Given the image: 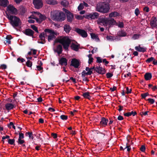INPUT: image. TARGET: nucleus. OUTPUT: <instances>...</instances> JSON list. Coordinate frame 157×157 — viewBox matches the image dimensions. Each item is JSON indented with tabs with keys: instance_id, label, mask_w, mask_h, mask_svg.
<instances>
[{
	"instance_id": "1",
	"label": "nucleus",
	"mask_w": 157,
	"mask_h": 157,
	"mask_svg": "<svg viewBox=\"0 0 157 157\" xmlns=\"http://www.w3.org/2000/svg\"><path fill=\"white\" fill-rule=\"evenodd\" d=\"M51 17L53 20L62 22L65 19L66 15L63 12L55 10L51 12Z\"/></svg>"
},
{
	"instance_id": "2",
	"label": "nucleus",
	"mask_w": 157,
	"mask_h": 157,
	"mask_svg": "<svg viewBox=\"0 0 157 157\" xmlns=\"http://www.w3.org/2000/svg\"><path fill=\"white\" fill-rule=\"evenodd\" d=\"M59 43L63 45V48L65 50H67L71 43V40L67 36L62 38H57L55 41V43Z\"/></svg>"
},
{
	"instance_id": "3",
	"label": "nucleus",
	"mask_w": 157,
	"mask_h": 157,
	"mask_svg": "<svg viewBox=\"0 0 157 157\" xmlns=\"http://www.w3.org/2000/svg\"><path fill=\"white\" fill-rule=\"evenodd\" d=\"M109 9L108 4L104 2H100L98 3L96 7L97 11L104 13L108 12Z\"/></svg>"
},
{
	"instance_id": "4",
	"label": "nucleus",
	"mask_w": 157,
	"mask_h": 157,
	"mask_svg": "<svg viewBox=\"0 0 157 157\" xmlns=\"http://www.w3.org/2000/svg\"><path fill=\"white\" fill-rule=\"evenodd\" d=\"M116 22L115 20L113 18H111L109 19L107 18H100L99 19L98 21V23L101 25H104L105 26L107 25L109 26L114 25Z\"/></svg>"
},
{
	"instance_id": "5",
	"label": "nucleus",
	"mask_w": 157,
	"mask_h": 157,
	"mask_svg": "<svg viewBox=\"0 0 157 157\" xmlns=\"http://www.w3.org/2000/svg\"><path fill=\"white\" fill-rule=\"evenodd\" d=\"M7 15V18L10 21V23L13 27H18L21 25V21L19 18L15 16Z\"/></svg>"
},
{
	"instance_id": "6",
	"label": "nucleus",
	"mask_w": 157,
	"mask_h": 157,
	"mask_svg": "<svg viewBox=\"0 0 157 157\" xmlns=\"http://www.w3.org/2000/svg\"><path fill=\"white\" fill-rule=\"evenodd\" d=\"M84 17L87 19H97L99 17V14L97 12L93 13H89L88 14L84 15Z\"/></svg>"
},
{
	"instance_id": "7",
	"label": "nucleus",
	"mask_w": 157,
	"mask_h": 157,
	"mask_svg": "<svg viewBox=\"0 0 157 157\" xmlns=\"http://www.w3.org/2000/svg\"><path fill=\"white\" fill-rule=\"evenodd\" d=\"M33 4L34 7L37 9L41 8L43 5L42 0H33Z\"/></svg>"
},
{
	"instance_id": "8",
	"label": "nucleus",
	"mask_w": 157,
	"mask_h": 157,
	"mask_svg": "<svg viewBox=\"0 0 157 157\" xmlns=\"http://www.w3.org/2000/svg\"><path fill=\"white\" fill-rule=\"evenodd\" d=\"M75 31L83 38H86L88 36L86 32L83 29L77 28L75 29Z\"/></svg>"
},
{
	"instance_id": "9",
	"label": "nucleus",
	"mask_w": 157,
	"mask_h": 157,
	"mask_svg": "<svg viewBox=\"0 0 157 157\" xmlns=\"http://www.w3.org/2000/svg\"><path fill=\"white\" fill-rule=\"evenodd\" d=\"M7 10L11 14H15L17 12V10L11 5H9L7 7Z\"/></svg>"
},
{
	"instance_id": "10",
	"label": "nucleus",
	"mask_w": 157,
	"mask_h": 157,
	"mask_svg": "<svg viewBox=\"0 0 157 157\" xmlns=\"http://www.w3.org/2000/svg\"><path fill=\"white\" fill-rule=\"evenodd\" d=\"M80 61L77 59L74 58L72 59L71 65L73 66L75 68H78L80 65Z\"/></svg>"
},
{
	"instance_id": "11",
	"label": "nucleus",
	"mask_w": 157,
	"mask_h": 157,
	"mask_svg": "<svg viewBox=\"0 0 157 157\" xmlns=\"http://www.w3.org/2000/svg\"><path fill=\"white\" fill-rule=\"evenodd\" d=\"M101 64H99V66H97L95 69V71L99 74L104 75L106 73L105 69L102 67H100Z\"/></svg>"
},
{
	"instance_id": "12",
	"label": "nucleus",
	"mask_w": 157,
	"mask_h": 157,
	"mask_svg": "<svg viewBox=\"0 0 157 157\" xmlns=\"http://www.w3.org/2000/svg\"><path fill=\"white\" fill-rule=\"evenodd\" d=\"M151 26L152 28H155L157 26V19L155 17H153L150 22Z\"/></svg>"
},
{
	"instance_id": "13",
	"label": "nucleus",
	"mask_w": 157,
	"mask_h": 157,
	"mask_svg": "<svg viewBox=\"0 0 157 157\" xmlns=\"http://www.w3.org/2000/svg\"><path fill=\"white\" fill-rule=\"evenodd\" d=\"M108 121V119L104 117H102L101 118V120L100 121V124L101 126L105 127L107 125Z\"/></svg>"
},
{
	"instance_id": "14",
	"label": "nucleus",
	"mask_w": 157,
	"mask_h": 157,
	"mask_svg": "<svg viewBox=\"0 0 157 157\" xmlns=\"http://www.w3.org/2000/svg\"><path fill=\"white\" fill-rule=\"evenodd\" d=\"M66 18L67 21L70 23H71L73 21L74 19V15L73 13L70 12L68 13L66 15Z\"/></svg>"
},
{
	"instance_id": "15",
	"label": "nucleus",
	"mask_w": 157,
	"mask_h": 157,
	"mask_svg": "<svg viewBox=\"0 0 157 157\" xmlns=\"http://www.w3.org/2000/svg\"><path fill=\"white\" fill-rule=\"evenodd\" d=\"M23 32L25 35L29 36H33V34L34 33V32L30 29H26Z\"/></svg>"
},
{
	"instance_id": "16",
	"label": "nucleus",
	"mask_w": 157,
	"mask_h": 157,
	"mask_svg": "<svg viewBox=\"0 0 157 157\" xmlns=\"http://www.w3.org/2000/svg\"><path fill=\"white\" fill-rule=\"evenodd\" d=\"M63 50L62 46L60 44L57 46L56 49L54 50V52H57L59 55L62 53Z\"/></svg>"
},
{
	"instance_id": "17",
	"label": "nucleus",
	"mask_w": 157,
	"mask_h": 157,
	"mask_svg": "<svg viewBox=\"0 0 157 157\" xmlns=\"http://www.w3.org/2000/svg\"><path fill=\"white\" fill-rule=\"evenodd\" d=\"M77 44H75L74 43H72L70 46V47L71 49L75 51H78L80 47V45L77 42Z\"/></svg>"
},
{
	"instance_id": "18",
	"label": "nucleus",
	"mask_w": 157,
	"mask_h": 157,
	"mask_svg": "<svg viewBox=\"0 0 157 157\" xmlns=\"http://www.w3.org/2000/svg\"><path fill=\"white\" fill-rule=\"evenodd\" d=\"M59 63L60 65L66 66L67 64V60L65 58L62 57L59 60Z\"/></svg>"
},
{
	"instance_id": "19",
	"label": "nucleus",
	"mask_w": 157,
	"mask_h": 157,
	"mask_svg": "<svg viewBox=\"0 0 157 157\" xmlns=\"http://www.w3.org/2000/svg\"><path fill=\"white\" fill-rule=\"evenodd\" d=\"M33 13H37L38 15H39V17L40 19L39 23H40L45 20L46 18V17L44 15H43L39 12H33Z\"/></svg>"
},
{
	"instance_id": "20",
	"label": "nucleus",
	"mask_w": 157,
	"mask_h": 157,
	"mask_svg": "<svg viewBox=\"0 0 157 157\" xmlns=\"http://www.w3.org/2000/svg\"><path fill=\"white\" fill-rule=\"evenodd\" d=\"M71 29V27L68 24L64 25L63 26L64 30L67 33H69Z\"/></svg>"
},
{
	"instance_id": "21",
	"label": "nucleus",
	"mask_w": 157,
	"mask_h": 157,
	"mask_svg": "<svg viewBox=\"0 0 157 157\" xmlns=\"http://www.w3.org/2000/svg\"><path fill=\"white\" fill-rule=\"evenodd\" d=\"M9 3L8 0H0V6L4 7H6Z\"/></svg>"
},
{
	"instance_id": "22",
	"label": "nucleus",
	"mask_w": 157,
	"mask_h": 157,
	"mask_svg": "<svg viewBox=\"0 0 157 157\" xmlns=\"http://www.w3.org/2000/svg\"><path fill=\"white\" fill-rule=\"evenodd\" d=\"M5 107L7 110H9L13 109L14 105L11 103H7L5 105Z\"/></svg>"
},
{
	"instance_id": "23",
	"label": "nucleus",
	"mask_w": 157,
	"mask_h": 157,
	"mask_svg": "<svg viewBox=\"0 0 157 157\" xmlns=\"http://www.w3.org/2000/svg\"><path fill=\"white\" fill-rule=\"evenodd\" d=\"M135 49L139 52H144L146 51V48H144L142 47L140 45L136 46L135 47Z\"/></svg>"
},
{
	"instance_id": "24",
	"label": "nucleus",
	"mask_w": 157,
	"mask_h": 157,
	"mask_svg": "<svg viewBox=\"0 0 157 157\" xmlns=\"http://www.w3.org/2000/svg\"><path fill=\"white\" fill-rule=\"evenodd\" d=\"M46 2L49 5H55L57 4V2L55 0H45Z\"/></svg>"
},
{
	"instance_id": "25",
	"label": "nucleus",
	"mask_w": 157,
	"mask_h": 157,
	"mask_svg": "<svg viewBox=\"0 0 157 157\" xmlns=\"http://www.w3.org/2000/svg\"><path fill=\"white\" fill-rule=\"evenodd\" d=\"M144 77L146 80H149L152 78L151 74L150 73H147L145 74Z\"/></svg>"
},
{
	"instance_id": "26",
	"label": "nucleus",
	"mask_w": 157,
	"mask_h": 157,
	"mask_svg": "<svg viewBox=\"0 0 157 157\" xmlns=\"http://www.w3.org/2000/svg\"><path fill=\"white\" fill-rule=\"evenodd\" d=\"M137 113L136 112H133V111H132L131 112H129L124 113V115L125 116L128 117L131 116L132 115L133 116H134Z\"/></svg>"
},
{
	"instance_id": "27",
	"label": "nucleus",
	"mask_w": 157,
	"mask_h": 157,
	"mask_svg": "<svg viewBox=\"0 0 157 157\" xmlns=\"http://www.w3.org/2000/svg\"><path fill=\"white\" fill-rule=\"evenodd\" d=\"M90 36L91 38L93 39H95L97 41L99 40V39L98 38V36L95 33H91Z\"/></svg>"
},
{
	"instance_id": "28",
	"label": "nucleus",
	"mask_w": 157,
	"mask_h": 157,
	"mask_svg": "<svg viewBox=\"0 0 157 157\" xmlns=\"http://www.w3.org/2000/svg\"><path fill=\"white\" fill-rule=\"evenodd\" d=\"M119 15V14L117 12L114 11L111 13L109 15V16L110 17H115Z\"/></svg>"
},
{
	"instance_id": "29",
	"label": "nucleus",
	"mask_w": 157,
	"mask_h": 157,
	"mask_svg": "<svg viewBox=\"0 0 157 157\" xmlns=\"http://www.w3.org/2000/svg\"><path fill=\"white\" fill-rule=\"evenodd\" d=\"M118 35L121 37H124L126 36V33L123 30H121L119 31L117 33Z\"/></svg>"
},
{
	"instance_id": "30",
	"label": "nucleus",
	"mask_w": 157,
	"mask_h": 157,
	"mask_svg": "<svg viewBox=\"0 0 157 157\" xmlns=\"http://www.w3.org/2000/svg\"><path fill=\"white\" fill-rule=\"evenodd\" d=\"M44 31L45 33H49L50 34H56V33L52 29H45Z\"/></svg>"
},
{
	"instance_id": "31",
	"label": "nucleus",
	"mask_w": 157,
	"mask_h": 157,
	"mask_svg": "<svg viewBox=\"0 0 157 157\" xmlns=\"http://www.w3.org/2000/svg\"><path fill=\"white\" fill-rule=\"evenodd\" d=\"M47 36L46 34L44 32L41 33L39 36V37L41 40H45V36Z\"/></svg>"
},
{
	"instance_id": "32",
	"label": "nucleus",
	"mask_w": 157,
	"mask_h": 157,
	"mask_svg": "<svg viewBox=\"0 0 157 157\" xmlns=\"http://www.w3.org/2000/svg\"><path fill=\"white\" fill-rule=\"evenodd\" d=\"M106 38L107 40L111 41H114L116 39V38L115 37L111 36H107Z\"/></svg>"
},
{
	"instance_id": "33",
	"label": "nucleus",
	"mask_w": 157,
	"mask_h": 157,
	"mask_svg": "<svg viewBox=\"0 0 157 157\" xmlns=\"http://www.w3.org/2000/svg\"><path fill=\"white\" fill-rule=\"evenodd\" d=\"M82 96L85 98L90 99V98L91 96L90 95V93L89 92H86L83 93Z\"/></svg>"
},
{
	"instance_id": "34",
	"label": "nucleus",
	"mask_w": 157,
	"mask_h": 157,
	"mask_svg": "<svg viewBox=\"0 0 157 157\" xmlns=\"http://www.w3.org/2000/svg\"><path fill=\"white\" fill-rule=\"evenodd\" d=\"M61 3L62 5L63 6L65 7L67 6L69 4L68 2L65 0L61 1Z\"/></svg>"
},
{
	"instance_id": "35",
	"label": "nucleus",
	"mask_w": 157,
	"mask_h": 157,
	"mask_svg": "<svg viewBox=\"0 0 157 157\" xmlns=\"http://www.w3.org/2000/svg\"><path fill=\"white\" fill-rule=\"evenodd\" d=\"M55 34H50L48 36V41L52 40L53 39H55L56 37V36L54 35Z\"/></svg>"
},
{
	"instance_id": "36",
	"label": "nucleus",
	"mask_w": 157,
	"mask_h": 157,
	"mask_svg": "<svg viewBox=\"0 0 157 157\" xmlns=\"http://www.w3.org/2000/svg\"><path fill=\"white\" fill-rule=\"evenodd\" d=\"M141 36V35L140 34H134L132 37V38L134 40L138 39Z\"/></svg>"
},
{
	"instance_id": "37",
	"label": "nucleus",
	"mask_w": 157,
	"mask_h": 157,
	"mask_svg": "<svg viewBox=\"0 0 157 157\" xmlns=\"http://www.w3.org/2000/svg\"><path fill=\"white\" fill-rule=\"evenodd\" d=\"M85 70L87 71V74L89 75H91L93 73V71L91 70L90 68L89 67H86Z\"/></svg>"
},
{
	"instance_id": "38",
	"label": "nucleus",
	"mask_w": 157,
	"mask_h": 157,
	"mask_svg": "<svg viewBox=\"0 0 157 157\" xmlns=\"http://www.w3.org/2000/svg\"><path fill=\"white\" fill-rule=\"evenodd\" d=\"M26 11V10L25 8L22 6L20 8V13L22 14H24Z\"/></svg>"
},
{
	"instance_id": "39",
	"label": "nucleus",
	"mask_w": 157,
	"mask_h": 157,
	"mask_svg": "<svg viewBox=\"0 0 157 157\" xmlns=\"http://www.w3.org/2000/svg\"><path fill=\"white\" fill-rule=\"evenodd\" d=\"M8 143L10 145H15V140L14 139H9L8 140Z\"/></svg>"
},
{
	"instance_id": "40",
	"label": "nucleus",
	"mask_w": 157,
	"mask_h": 157,
	"mask_svg": "<svg viewBox=\"0 0 157 157\" xmlns=\"http://www.w3.org/2000/svg\"><path fill=\"white\" fill-rule=\"evenodd\" d=\"M26 64L28 67H31L32 65V62L28 60L26 62Z\"/></svg>"
},
{
	"instance_id": "41",
	"label": "nucleus",
	"mask_w": 157,
	"mask_h": 157,
	"mask_svg": "<svg viewBox=\"0 0 157 157\" xmlns=\"http://www.w3.org/2000/svg\"><path fill=\"white\" fill-rule=\"evenodd\" d=\"M154 57H151L150 58H148L146 60V62L147 63H150L154 60Z\"/></svg>"
},
{
	"instance_id": "42",
	"label": "nucleus",
	"mask_w": 157,
	"mask_h": 157,
	"mask_svg": "<svg viewBox=\"0 0 157 157\" xmlns=\"http://www.w3.org/2000/svg\"><path fill=\"white\" fill-rule=\"evenodd\" d=\"M146 101H148L151 104H152L155 102V100L153 98H149L147 100H146Z\"/></svg>"
},
{
	"instance_id": "43",
	"label": "nucleus",
	"mask_w": 157,
	"mask_h": 157,
	"mask_svg": "<svg viewBox=\"0 0 157 157\" xmlns=\"http://www.w3.org/2000/svg\"><path fill=\"white\" fill-rule=\"evenodd\" d=\"M60 118L63 120H66L68 118L67 116L64 115H61L60 116Z\"/></svg>"
},
{
	"instance_id": "44",
	"label": "nucleus",
	"mask_w": 157,
	"mask_h": 157,
	"mask_svg": "<svg viewBox=\"0 0 157 157\" xmlns=\"http://www.w3.org/2000/svg\"><path fill=\"white\" fill-rule=\"evenodd\" d=\"M84 8V6L83 5V4L82 3H81L79 4V6H78V10H81L83 9V8Z\"/></svg>"
},
{
	"instance_id": "45",
	"label": "nucleus",
	"mask_w": 157,
	"mask_h": 157,
	"mask_svg": "<svg viewBox=\"0 0 157 157\" xmlns=\"http://www.w3.org/2000/svg\"><path fill=\"white\" fill-rule=\"evenodd\" d=\"M21 139H18L17 141V143L19 144H22L25 142V141Z\"/></svg>"
},
{
	"instance_id": "46",
	"label": "nucleus",
	"mask_w": 157,
	"mask_h": 157,
	"mask_svg": "<svg viewBox=\"0 0 157 157\" xmlns=\"http://www.w3.org/2000/svg\"><path fill=\"white\" fill-rule=\"evenodd\" d=\"M17 61L19 62L23 63L25 61V60L23 58L19 57L17 59Z\"/></svg>"
},
{
	"instance_id": "47",
	"label": "nucleus",
	"mask_w": 157,
	"mask_h": 157,
	"mask_svg": "<svg viewBox=\"0 0 157 157\" xmlns=\"http://www.w3.org/2000/svg\"><path fill=\"white\" fill-rule=\"evenodd\" d=\"M126 147H125L124 149H125L126 148H127V151H129L131 149L130 146V145H128V143H126Z\"/></svg>"
},
{
	"instance_id": "48",
	"label": "nucleus",
	"mask_w": 157,
	"mask_h": 157,
	"mask_svg": "<svg viewBox=\"0 0 157 157\" xmlns=\"http://www.w3.org/2000/svg\"><path fill=\"white\" fill-rule=\"evenodd\" d=\"M106 77L107 78H110L113 76V74L109 72L106 74Z\"/></svg>"
},
{
	"instance_id": "49",
	"label": "nucleus",
	"mask_w": 157,
	"mask_h": 157,
	"mask_svg": "<svg viewBox=\"0 0 157 157\" xmlns=\"http://www.w3.org/2000/svg\"><path fill=\"white\" fill-rule=\"evenodd\" d=\"M102 62V60L101 58L99 57H97L96 62L98 63H101Z\"/></svg>"
},
{
	"instance_id": "50",
	"label": "nucleus",
	"mask_w": 157,
	"mask_h": 157,
	"mask_svg": "<svg viewBox=\"0 0 157 157\" xmlns=\"http://www.w3.org/2000/svg\"><path fill=\"white\" fill-rule=\"evenodd\" d=\"M0 68L2 69H5L7 68V66L5 64H2L0 65Z\"/></svg>"
},
{
	"instance_id": "51",
	"label": "nucleus",
	"mask_w": 157,
	"mask_h": 157,
	"mask_svg": "<svg viewBox=\"0 0 157 157\" xmlns=\"http://www.w3.org/2000/svg\"><path fill=\"white\" fill-rule=\"evenodd\" d=\"M146 148L144 145H142L140 147V151L142 152H144Z\"/></svg>"
},
{
	"instance_id": "52",
	"label": "nucleus",
	"mask_w": 157,
	"mask_h": 157,
	"mask_svg": "<svg viewBox=\"0 0 157 157\" xmlns=\"http://www.w3.org/2000/svg\"><path fill=\"white\" fill-rule=\"evenodd\" d=\"M135 13L136 16H138L140 13V11L139 9L137 8H136L135 11Z\"/></svg>"
},
{
	"instance_id": "53",
	"label": "nucleus",
	"mask_w": 157,
	"mask_h": 157,
	"mask_svg": "<svg viewBox=\"0 0 157 157\" xmlns=\"http://www.w3.org/2000/svg\"><path fill=\"white\" fill-rule=\"evenodd\" d=\"M19 138L18 139H23L24 137V134L23 133H19Z\"/></svg>"
},
{
	"instance_id": "54",
	"label": "nucleus",
	"mask_w": 157,
	"mask_h": 157,
	"mask_svg": "<svg viewBox=\"0 0 157 157\" xmlns=\"http://www.w3.org/2000/svg\"><path fill=\"white\" fill-rule=\"evenodd\" d=\"M126 94H130L131 93V91H132V89H129L128 88V87H127L126 88Z\"/></svg>"
},
{
	"instance_id": "55",
	"label": "nucleus",
	"mask_w": 157,
	"mask_h": 157,
	"mask_svg": "<svg viewBox=\"0 0 157 157\" xmlns=\"http://www.w3.org/2000/svg\"><path fill=\"white\" fill-rule=\"evenodd\" d=\"M143 10L145 12H148L149 11V8L147 6H145L143 8Z\"/></svg>"
},
{
	"instance_id": "56",
	"label": "nucleus",
	"mask_w": 157,
	"mask_h": 157,
	"mask_svg": "<svg viewBox=\"0 0 157 157\" xmlns=\"http://www.w3.org/2000/svg\"><path fill=\"white\" fill-rule=\"evenodd\" d=\"M36 68L37 69V70L39 71H41L43 69V68L40 65L36 66Z\"/></svg>"
},
{
	"instance_id": "57",
	"label": "nucleus",
	"mask_w": 157,
	"mask_h": 157,
	"mask_svg": "<svg viewBox=\"0 0 157 157\" xmlns=\"http://www.w3.org/2000/svg\"><path fill=\"white\" fill-rule=\"evenodd\" d=\"M118 27L122 28L124 27V23L123 22H120L118 25Z\"/></svg>"
},
{
	"instance_id": "58",
	"label": "nucleus",
	"mask_w": 157,
	"mask_h": 157,
	"mask_svg": "<svg viewBox=\"0 0 157 157\" xmlns=\"http://www.w3.org/2000/svg\"><path fill=\"white\" fill-rule=\"evenodd\" d=\"M12 38V37L11 35H8L6 36V39L7 40H10Z\"/></svg>"
},
{
	"instance_id": "59",
	"label": "nucleus",
	"mask_w": 157,
	"mask_h": 157,
	"mask_svg": "<svg viewBox=\"0 0 157 157\" xmlns=\"http://www.w3.org/2000/svg\"><path fill=\"white\" fill-rule=\"evenodd\" d=\"M102 62L104 63H105V65L106 66L109 63V62L107 61L106 59H102Z\"/></svg>"
},
{
	"instance_id": "60",
	"label": "nucleus",
	"mask_w": 157,
	"mask_h": 157,
	"mask_svg": "<svg viewBox=\"0 0 157 157\" xmlns=\"http://www.w3.org/2000/svg\"><path fill=\"white\" fill-rule=\"evenodd\" d=\"M29 137L30 138L33 140L34 138V137L33 136V134L32 132H30V133H29Z\"/></svg>"
},
{
	"instance_id": "61",
	"label": "nucleus",
	"mask_w": 157,
	"mask_h": 157,
	"mask_svg": "<svg viewBox=\"0 0 157 157\" xmlns=\"http://www.w3.org/2000/svg\"><path fill=\"white\" fill-rule=\"evenodd\" d=\"M76 18L78 20H82V19L83 18V17L81 15H77L76 17Z\"/></svg>"
},
{
	"instance_id": "62",
	"label": "nucleus",
	"mask_w": 157,
	"mask_h": 157,
	"mask_svg": "<svg viewBox=\"0 0 157 157\" xmlns=\"http://www.w3.org/2000/svg\"><path fill=\"white\" fill-rule=\"evenodd\" d=\"M51 136L54 139L56 138L57 137V134L56 133H51Z\"/></svg>"
},
{
	"instance_id": "63",
	"label": "nucleus",
	"mask_w": 157,
	"mask_h": 157,
	"mask_svg": "<svg viewBox=\"0 0 157 157\" xmlns=\"http://www.w3.org/2000/svg\"><path fill=\"white\" fill-rule=\"evenodd\" d=\"M117 87L115 86H113V88H110V90H111L112 92L116 90Z\"/></svg>"
},
{
	"instance_id": "64",
	"label": "nucleus",
	"mask_w": 157,
	"mask_h": 157,
	"mask_svg": "<svg viewBox=\"0 0 157 157\" xmlns=\"http://www.w3.org/2000/svg\"><path fill=\"white\" fill-rule=\"evenodd\" d=\"M31 27L32 29L34 30H35L37 28V27L35 26L34 25H31Z\"/></svg>"
}]
</instances>
